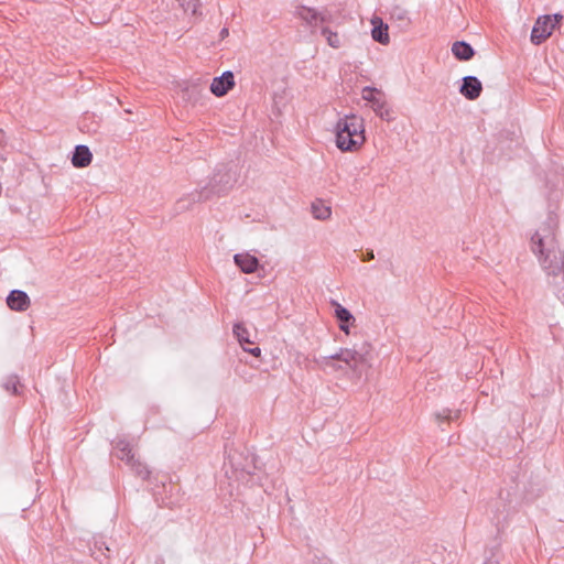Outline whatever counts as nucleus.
Segmentation results:
<instances>
[{"label": "nucleus", "mask_w": 564, "mask_h": 564, "mask_svg": "<svg viewBox=\"0 0 564 564\" xmlns=\"http://www.w3.org/2000/svg\"><path fill=\"white\" fill-rule=\"evenodd\" d=\"M335 141L343 152H356L366 142L365 120L356 113L340 117L335 126Z\"/></svg>", "instance_id": "f257e3e1"}, {"label": "nucleus", "mask_w": 564, "mask_h": 564, "mask_svg": "<svg viewBox=\"0 0 564 564\" xmlns=\"http://www.w3.org/2000/svg\"><path fill=\"white\" fill-rule=\"evenodd\" d=\"M234 182L235 178L229 172L221 173L218 171L203 189L194 191L180 198L176 202L175 209L177 213H182L189 209L196 203L210 199L213 195H224Z\"/></svg>", "instance_id": "f03ea898"}, {"label": "nucleus", "mask_w": 564, "mask_h": 564, "mask_svg": "<svg viewBox=\"0 0 564 564\" xmlns=\"http://www.w3.org/2000/svg\"><path fill=\"white\" fill-rule=\"evenodd\" d=\"M332 359H338L348 366L354 372L361 373L362 369L370 366L371 345L364 341L360 346L352 348H340L336 354L322 357L323 365H330Z\"/></svg>", "instance_id": "7ed1b4c3"}, {"label": "nucleus", "mask_w": 564, "mask_h": 564, "mask_svg": "<svg viewBox=\"0 0 564 564\" xmlns=\"http://www.w3.org/2000/svg\"><path fill=\"white\" fill-rule=\"evenodd\" d=\"M563 20L561 13L540 15L531 31L530 40L534 45L545 42Z\"/></svg>", "instance_id": "20e7f679"}, {"label": "nucleus", "mask_w": 564, "mask_h": 564, "mask_svg": "<svg viewBox=\"0 0 564 564\" xmlns=\"http://www.w3.org/2000/svg\"><path fill=\"white\" fill-rule=\"evenodd\" d=\"M361 97L371 104V108L378 117L386 121L391 120L390 108L381 90L366 86L361 91Z\"/></svg>", "instance_id": "39448f33"}, {"label": "nucleus", "mask_w": 564, "mask_h": 564, "mask_svg": "<svg viewBox=\"0 0 564 564\" xmlns=\"http://www.w3.org/2000/svg\"><path fill=\"white\" fill-rule=\"evenodd\" d=\"M235 86V76L231 70L224 72L220 76L213 79L210 91L216 97L225 96Z\"/></svg>", "instance_id": "423d86ee"}, {"label": "nucleus", "mask_w": 564, "mask_h": 564, "mask_svg": "<svg viewBox=\"0 0 564 564\" xmlns=\"http://www.w3.org/2000/svg\"><path fill=\"white\" fill-rule=\"evenodd\" d=\"M462 82L459 93L468 100H476L482 91L481 82L476 76H465Z\"/></svg>", "instance_id": "0eeeda50"}, {"label": "nucleus", "mask_w": 564, "mask_h": 564, "mask_svg": "<svg viewBox=\"0 0 564 564\" xmlns=\"http://www.w3.org/2000/svg\"><path fill=\"white\" fill-rule=\"evenodd\" d=\"M7 305L12 311L25 312L31 305V300L26 292L12 290L7 296Z\"/></svg>", "instance_id": "6e6552de"}, {"label": "nucleus", "mask_w": 564, "mask_h": 564, "mask_svg": "<svg viewBox=\"0 0 564 564\" xmlns=\"http://www.w3.org/2000/svg\"><path fill=\"white\" fill-rule=\"evenodd\" d=\"M112 444H113L115 456L118 459L124 462L127 465H129L131 463V460L137 457L135 453L133 451V447L127 440L117 438L112 442Z\"/></svg>", "instance_id": "1a4fd4ad"}, {"label": "nucleus", "mask_w": 564, "mask_h": 564, "mask_svg": "<svg viewBox=\"0 0 564 564\" xmlns=\"http://www.w3.org/2000/svg\"><path fill=\"white\" fill-rule=\"evenodd\" d=\"M335 311L334 315L338 322V327L345 334H349V326L354 325L356 318L349 310L344 307L337 302H334Z\"/></svg>", "instance_id": "9d476101"}, {"label": "nucleus", "mask_w": 564, "mask_h": 564, "mask_svg": "<svg viewBox=\"0 0 564 564\" xmlns=\"http://www.w3.org/2000/svg\"><path fill=\"white\" fill-rule=\"evenodd\" d=\"M372 30H371V36L373 41L387 45L390 42L389 36V26L388 24L383 23L382 19L375 17L371 19Z\"/></svg>", "instance_id": "9b49d317"}, {"label": "nucleus", "mask_w": 564, "mask_h": 564, "mask_svg": "<svg viewBox=\"0 0 564 564\" xmlns=\"http://www.w3.org/2000/svg\"><path fill=\"white\" fill-rule=\"evenodd\" d=\"M234 261L243 273H253L259 268L258 258L249 253H237L234 256Z\"/></svg>", "instance_id": "f8f14e48"}, {"label": "nucleus", "mask_w": 564, "mask_h": 564, "mask_svg": "<svg viewBox=\"0 0 564 564\" xmlns=\"http://www.w3.org/2000/svg\"><path fill=\"white\" fill-rule=\"evenodd\" d=\"M93 154L87 145H76L72 156V164L75 167H86L91 163Z\"/></svg>", "instance_id": "ddd939ff"}, {"label": "nucleus", "mask_w": 564, "mask_h": 564, "mask_svg": "<svg viewBox=\"0 0 564 564\" xmlns=\"http://www.w3.org/2000/svg\"><path fill=\"white\" fill-rule=\"evenodd\" d=\"M294 15L303 20L308 26H316L319 12L306 6H297Z\"/></svg>", "instance_id": "4468645a"}, {"label": "nucleus", "mask_w": 564, "mask_h": 564, "mask_svg": "<svg viewBox=\"0 0 564 564\" xmlns=\"http://www.w3.org/2000/svg\"><path fill=\"white\" fill-rule=\"evenodd\" d=\"M452 53L459 61H469L475 55V50L465 41H456L452 46Z\"/></svg>", "instance_id": "2eb2a0df"}, {"label": "nucleus", "mask_w": 564, "mask_h": 564, "mask_svg": "<svg viewBox=\"0 0 564 564\" xmlns=\"http://www.w3.org/2000/svg\"><path fill=\"white\" fill-rule=\"evenodd\" d=\"M2 388L13 395H19L22 392L23 386L21 384L18 375H9L2 383Z\"/></svg>", "instance_id": "dca6fc26"}, {"label": "nucleus", "mask_w": 564, "mask_h": 564, "mask_svg": "<svg viewBox=\"0 0 564 564\" xmlns=\"http://www.w3.org/2000/svg\"><path fill=\"white\" fill-rule=\"evenodd\" d=\"M90 553L91 556L101 562V556L106 558L110 556V549L106 545V542L102 540V538H95L94 546L90 547Z\"/></svg>", "instance_id": "f3484780"}, {"label": "nucleus", "mask_w": 564, "mask_h": 564, "mask_svg": "<svg viewBox=\"0 0 564 564\" xmlns=\"http://www.w3.org/2000/svg\"><path fill=\"white\" fill-rule=\"evenodd\" d=\"M128 466L135 474V476L140 477L141 479L145 480L150 477V474H151L150 469L138 457L132 459Z\"/></svg>", "instance_id": "a211bd4d"}, {"label": "nucleus", "mask_w": 564, "mask_h": 564, "mask_svg": "<svg viewBox=\"0 0 564 564\" xmlns=\"http://www.w3.org/2000/svg\"><path fill=\"white\" fill-rule=\"evenodd\" d=\"M314 218L318 220H326L330 217V207L323 205L321 202H314L311 206Z\"/></svg>", "instance_id": "6ab92c4d"}, {"label": "nucleus", "mask_w": 564, "mask_h": 564, "mask_svg": "<svg viewBox=\"0 0 564 564\" xmlns=\"http://www.w3.org/2000/svg\"><path fill=\"white\" fill-rule=\"evenodd\" d=\"M460 416V410H451V409H443L442 411L435 413L436 421L442 424L443 422H451L456 421Z\"/></svg>", "instance_id": "aec40b11"}, {"label": "nucleus", "mask_w": 564, "mask_h": 564, "mask_svg": "<svg viewBox=\"0 0 564 564\" xmlns=\"http://www.w3.org/2000/svg\"><path fill=\"white\" fill-rule=\"evenodd\" d=\"M322 35L325 37L327 44L333 48L341 46V40L337 32H333L329 28H322Z\"/></svg>", "instance_id": "412c9836"}, {"label": "nucleus", "mask_w": 564, "mask_h": 564, "mask_svg": "<svg viewBox=\"0 0 564 564\" xmlns=\"http://www.w3.org/2000/svg\"><path fill=\"white\" fill-rule=\"evenodd\" d=\"M234 334L237 337L240 345L243 347L246 344H253L249 338V332L242 323H236L234 325Z\"/></svg>", "instance_id": "4be33fe9"}, {"label": "nucleus", "mask_w": 564, "mask_h": 564, "mask_svg": "<svg viewBox=\"0 0 564 564\" xmlns=\"http://www.w3.org/2000/svg\"><path fill=\"white\" fill-rule=\"evenodd\" d=\"M185 12L197 13L199 0H176Z\"/></svg>", "instance_id": "5701e85b"}, {"label": "nucleus", "mask_w": 564, "mask_h": 564, "mask_svg": "<svg viewBox=\"0 0 564 564\" xmlns=\"http://www.w3.org/2000/svg\"><path fill=\"white\" fill-rule=\"evenodd\" d=\"M8 155V138L6 132L0 129V161H6Z\"/></svg>", "instance_id": "b1692460"}, {"label": "nucleus", "mask_w": 564, "mask_h": 564, "mask_svg": "<svg viewBox=\"0 0 564 564\" xmlns=\"http://www.w3.org/2000/svg\"><path fill=\"white\" fill-rule=\"evenodd\" d=\"M337 359H332V364L330 365H323L322 364V358L319 359V365L323 367V368H332L333 370L337 371V370H340L343 369V367L340 365H337L335 364Z\"/></svg>", "instance_id": "393cba45"}, {"label": "nucleus", "mask_w": 564, "mask_h": 564, "mask_svg": "<svg viewBox=\"0 0 564 564\" xmlns=\"http://www.w3.org/2000/svg\"><path fill=\"white\" fill-rule=\"evenodd\" d=\"M243 349L256 357H259L261 354V349L259 347L248 348V347L243 346Z\"/></svg>", "instance_id": "a878e982"}, {"label": "nucleus", "mask_w": 564, "mask_h": 564, "mask_svg": "<svg viewBox=\"0 0 564 564\" xmlns=\"http://www.w3.org/2000/svg\"><path fill=\"white\" fill-rule=\"evenodd\" d=\"M318 21L321 22H329L330 21V14L326 12H319Z\"/></svg>", "instance_id": "bb28decb"}, {"label": "nucleus", "mask_w": 564, "mask_h": 564, "mask_svg": "<svg viewBox=\"0 0 564 564\" xmlns=\"http://www.w3.org/2000/svg\"><path fill=\"white\" fill-rule=\"evenodd\" d=\"M362 261H370L372 259H375V253H373V250H368L364 256H362Z\"/></svg>", "instance_id": "cd10ccee"}, {"label": "nucleus", "mask_w": 564, "mask_h": 564, "mask_svg": "<svg viewBox=\"0 0 564 564\" xmlns=\"http://www.w3.org/2000/svg\"><path fill=\"white\" fill-rule=\"evenodd\" d=\"M220 35L224 37L226 35H228V30L227 29H223L221 32H220Z\"/></svg>", "instance_id": "c85d7f7f"}, {"label": "nucleus", "mask_w": 564, "mask_h": 564, "mask_svg": "<svg viewBox=\"0 0 564 564\" xmlns=\"http://www.w3.org/2000/svg\"><path fill=\"white\" fill-rule=\"evenodd\" d=\"M485 564H498L496 561L488 560Z\"/></svg>", "instance_id": "c756f323"}]
</instances>
